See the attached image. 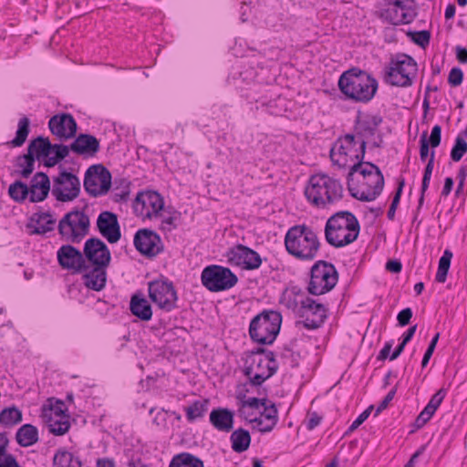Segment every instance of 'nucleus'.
<instances>
[{
  "label": "nucleus",
  "mask_w": 467,
  "mask_h": 467,
  "mask_svg": "<svg viewBox=\"0 0 467 467\" xmlns=\"http://www.w3.org/2000/svg\"><path fill=\"white\" fill-rule=\"evenodd\" d=\"M338 88L349 100L368 103L375 97L379 83L369 73L358 67L344 71L339 77Z\"/></svg>",
  "instance_id": "1"
},
{
  "label": "nucleus",
  "mask_w": 467,
  "mask_h": 467,
  "mask_svg": "<svg viewBox=\"0 0 467 467\" xmlns=\"http://www.w3.org/2000/svg\"><path fill=\"white\" fill-rule=\"evenodd\" d=\"M304 194L314 207L326 208L344 196V189L339 180L325 173H316L309 177Z\"/></svg>",
  "instance_id": "2"
},
{
  "label": "nucleus",
  "mask_w": 467,
  "mask_h": 467,
  "mask_svg": "<svg viewBox=\"0 0 467 467\" xmlns=\"http://www.w3.org/2000/svg\"><path fill=\"white\" fill-rule=\"evenodd\" d=\"M360 231L357 217L348 211H340L331 215L325 226V238L328 244L340 248L355 242Z\"/></svg>",
  "instance_id": "3"
},
{
  "label": "nucleus",
  "mask_w": 467,
  "mask_h": 467,
  "mask_svg": "<svg viewBox=\"0 0 467 467\" xmlns=\"http://www.w3.org/2000/svg\"><path fill=\"white\" fill-rule=\"evenodd\" d=\"M320 245L317 233L306 224L292 226L285 236V246L287 253L301 261L314 260Z\"/></svg>",
  "instance_id": "4"
},
{
  "label": "nucleus",
  "mask_w": 467,
  "mask_h": 467,
  "mask_svg": "<svg viewBox=\"0 0 467 467\" xmlns=\"http://www.w3.org/2000/svg\"><path fill=\"white\" fill-rule=\"evenodd\" d=\"M366 165L376 170L373 176L359 179L356 178L357 171L360 168L359 162H355L350 166L347 174V186L349 194L361 202H372L376 200L382 192L385 181L380 169L372 162H366Z\"/></svg>",
  "instance_id": "5"
},
{
  "label": "nucleus",
  "mask_w": 467,
  "mask_h": 467,
  "mask_svg": "<svg viewBox=\"0 0 467 467\" xmlns=\"http://www.w3.org/2000/svg\"><path fill=\"white\" fill-rule=\"evenodd\" d=\"M367 142L355 134L339 137L330 149V159L339 169L348 168L355 162H361L365 158Z\"/></svg>",
  "instance_id": "6"
},
{
  "label": "nucleus",
  "mask_w": 467,
  "mask_h": 467,
  "mask_svg": "<svg viewBox=\"0 0 467 467\" xmlns=\"http://www.w3.org/2000/svg\"><path fill=\"white\" fill-rule=\"evenodd\" d=\"M282 320L279 311L264 309L250 322L251 339L260 345H272L280 332Z\"/></svg>",
  "instance_id": "7"
},
{
  "label": "nucleus",
  "mask_w": 467,
  "mask_h": 467,
  "mask_svg": "<svg viewBox=\"0 0 467 467\" xmlns=\"http://www.w3.org/2000/svg\"><path fill=\"white\" fill-rule=\"evenodd\" d=\"M417 69V63L412 57L400 54L384 67L383 80L391 86L408 88L413 84Z\"/></svg>",
  "instance_id": "8"
},
{
  "label": "nucleus",
  "mask_w": 467,
  "mask_h": 467,
  "mask_svg": "<svg viewBox=\"0 0 467 467\" xmlns=\"http://www.w3.org/2000/svg\"><path fill=\"white\" fill-rule=\"evenodd\" d=\"M338 277V272L332 263L318 260L310 268L306 290L313 296L325 295L336 286Z\"/></svg>",
  "instance_id": "9"
},
{
  "label": "nucleus",
  "mask_w": 467,
  "mask_h": 467,
  "mask_svg": "<svg viewBox=\"0 0 467 467\" xmlns=\"http://www.w3.org/2000/svg\"><path fill=\"white\" fill-rule=\"evenodd\" d=\"M89 227L88 215L84 211L73 209L59 221L57 230L66 242L78 244L88 235Z\"/></svg>",
  "instance_id": "10"
},
{
  "label": "nucleus",
  "mask_w": 467,
  "mask_h": 467,
  "mask_svg": "<svg viewBox=\"0 0 467 467\" xmlns=\"http://www.w3.org/2000/svg\"><path fill=\"white\" fill-rule=\"evenodd\" d=\"M201 282L208 291L218 293L233 288L238 283V276L229 267L210 265L202 269Z\"/></svg>",
  "instance_id": "11"
},
{
  "label": "nucleus",
  "mask_w": 467,
  "mask_h": 467,
  "mask_svg": "<svg viewBox=\"0 0 467 467\" xmlns=\"http://www.w3.org/2000/svg\"><path fill=\"white\" fill-rule=\"evenodd\" d=\"M112 176L102 164H94L85 172L84 189L92 197L106 195L110 190Z\"/></svg>",
  "instance_id": "12"
},
{
  "label": "nucleus",
  "mask_w": 467,
  "mask_h": 467,
  "mask_svg": "<svg viewBox=\"0 0 467 467\" xmlns=\"http://www.w3.org/2000/svg\"><path fill=\"white\" fill-rule=\"evenodd\" d=\"M149 296L161 309L170 312L177 307V292L168 278L156 279L149 283Z\"/></svg>",
  "instance_id": "13"
},
{
  "label": "nucleus",
  "mask_w": 467,
  "mask_h": 467,
  "mask_svg": "<svg viewBox=\"0 0 467 467\" xmlns=\"http://www.w3.org/2000/svg\"><path fill=\"white\" fill-rule=\"evenodd\" d=\"M51 192L58 202H71L80 193V181L77 175L60 167L59 173L53 178Z\"/></svg>",
  "instance_id": "14"
},
{
  "label": "nucleus",
  "mask_w": 467,
  "mask_h": 467,
  "mask_svg": "<svg viewBox=\"0 0 467 467\" xmlns=\"http://www.w3.org/2000/svg\"><path fill=\"white\" fill-rule=\"evenodd\" d=\"M297 314L303 320L297 321L296 326L302 325L308 330H315L321 327L327 318V308L307 296L301 300Z\"/></svg>",
  "instance_id": "15"
},
{
  "label": "nucleus",
  "mask_w": 467,
  "mask_h": 467,
  "mask_svg": "<svg viewBox=\"0 0 467 467\" xmlns=\"http://www.w3.org/2000/svg\"><path fill=\"white\" fill-rule=\"evenodd\" d=\"M413 0H386V7L379 13V17L393 26L411 23L415 16V10L409 5Z\"/></svg>",
  "instance_id": "16"
},
{
  "label": "nucleus",
  "mask_w": 467,
  "mask_h": 467,
  "mask_svg": "<svg viewBox=\"0 0 467 467\" xmlns=\"http://www.w3.org/2000/svg\"><path fill=\"white\" fill-rule=\"evenodd\" d=\"M224 256L230 265L247 271L258 269L263 262L261 255L255 250L241 244L229 248Z\"/></svg>",
  "instance_id": "17"
},
{
  "label": "nucleus",
  "mask_w": 467,
  "mask_h": 467,
  "mask_svg": "<svg viewBox=\"0 0 467 467\" xmlns=\"http://www.w3.org/2000/svg\"><path fill=\"white\" fill-rule=\"evenodd\" d=\"M277 369V365H270L262 358H257L253 355H248L245 359L243 373L247 377L250 385L259 387L266 379L275 375Z\"/></svg>",
  "instance_id": "18"
},
{
  "label": "nucleus",
  "mask_w": 467,
  "mask_h": 467,
  "mask_svg": "<svg viewBox=\"0 0 467 467\" xmlns=\"http://www.w3.org/2000/svg\"><path fill=\"white\" fill-rule=\"evenodd\" d=\"M163 207V198L156 191L140 192L133 202L134 213L148 219L157 216Z\"/></svg>",
  "instance_id": "19"
},
{
  "label": "nucleus",
  "mask_w": 467,
  "mask_h": 467,
  "mask_svg": "<svg viewBox=\"0 0 467 467\" xmlns=\"http://www.w3.org/2000/svg\"><path fill=\"white\" fill-rule=\"evenodd\" d=\"M83 254L88 265H109L111 262L109 248L99 237H90L85 242Z\"/></svg>",
  "instance_id": "20"
},
{
  "label": "nucleus",
  "mask_w": 467,
  "mask_h": 467,
  "mask_svg": "<svg viewBox=\"0 0 467 467\" xmlns=\"http://www.w3.org/2000/svg\"><path fill=\"white\" fill-rule=\"evenodd\" d=\"M57 258L62 269L73 270L76 273L89 269V265L84 260L83 252L69 244L62 245L57 250Z\"/></svg>",
  "instance_id": "21"
},
{
  "label": "nucleus",
  "mask_w": 467,
  "mask_h": 467,
  "mask_svg": "<svg viewBox=\"0 0 467 467\" xmlns=\"http://www.w3.org/2000/svg\"><path fill=\"white\" fill-rule=\"evenodd\" d=\"M48 128L61 140L73 139L78 131L77 121L70 113L54 115L48 120Z\"/></svg>",
  "instance_id": "22"
},
{
  "label": "nucleus",
  "mask_w": 467,
  "mask_h": 467,
  "mask_svg": "<svg viewBox=\"0 0 467 467\" xmlns=\"http://www.w3.org/2000/svg\"><path fill=\"white\" fill-rule=\"evenodd\" d=\"M96 224L99 233L109 244H116L120 240V225L117 214L113 212H101L97 218Z\"/></svg>",
  "instance_id": "23"
},
{
  "label": "nucleus",
  "mask_w": 467,
  "mask_h": 467,
  "mask_svg": "<svg viewBox=\"0 0 467 467\" xmlns=\"http://www.w3.org/2000/svg\"><path fill=\"white\" fill-rule=\"evenodd\" d=\"M161 240L158 234L150 229H140L134 235V246L143 255L152 257L160 253L157 242Z\"/></svg>",
  "instance_id": "24"
},
{
  "label": "nucleus",
  "mask_w": 467,
  "mask_h": 467,
  "mask_svg": "<svg viewBox=\"0 0 467 467\" xmlns=\"http://www.w3.org/2000/svg\"><path fill=\"white\" fill-rule=\"evenodd\" d=\"M74 138L71 143L72 152L84 159L95 157L100 150L99 140L91 134L80 133Z\"/></svg>",
  "instance_id": "25"
},
{
  "label": "nucleus",
  "mask_w": 467,
  "mask_h": 467,
  "mask_svg": "<svg viewBox=\"0 0 467 467\" xmlns=\"http://www.w3.org/2000/svg\"><path fill=\"white\" fill-rule=\"evenodd\" d=\"M28 189L30 202L36 203L45 201L52 190L48 175L43 171L36 172L28 184Z\"/></svg>",
  "instance_id": "26"
},
{
  "label": "nucleus",
  "mask_w": 467,
  "mask_h": 467,
  "mask_svg": "<svg viewBox=\"0 0 467 467\" xmlns=\"http://www.w3.org/2000/svg\"><path fill=\"white\" fill-rule=\"evenodd\" d=\"M382 121L383 119L379 114L361 115V113L358 112L354 126L356 135L364 140L368 138V136H374Z\"/></svg>",
  "instance_id": "27"
},
{
  "label": "nucleus",
  "mask_w": 467,
  "mask_h": 467,
  "mask_svg": "<svg viewBox=\"0 0 467 467\" xmlns=\"http://www.w3.org/2000/svg\"><path fill=\"white\" fill-rule=\"evenodd\" d=\"M209 421L216 431L230 432L234 429V412L228 408H214L210 412Z\"/></svg>",
  "instance_id": "28"
},
{
  "label": "nucleus",
  "mask_w": 467,
  "mask_h": 467,
  "mask_svg": "<svg viewBox=\"0 0 467 467\" xmlns=\"http://www.w3.org/2000/svg\"><path fill=\"white\" fill-rule=\"evenodd\" d=\"M441 141V127L435 125L432 127L430 136L425 130L420 137V157L421 161H426L431 156V150L439 147Z\"/></svg>",
  "instance_id": "29"
},
{
  "label": "nucleus",
  "mask_w": 467,
  "mask_h": 467,
  "mask_svg": "<svg viewBox=\"0 0 467 467\" xmlns=\"http://www.w3.org/2000/svg\"><path fill=\"white\" fill-rule=\"evenodd\" d=\"M109 265H89L83 275L84 285L94 291H101L107 283V269Z\"/></svg>",
  "instance_id": "30"
},
{
  "label": "nucleus",
  "mask_w": 467,
  "mask_h": 467,
  "mask_svg": "<svg viewBox=\"0 0 467 467\" xmlns=\"http://www.w3.org/2000/svg\"><path fill=\"white\" fill-rule=\"evenodd\" d=\"M130 310L141 321H150L152 317V308L141 292L133 294L130 297Z\"/></svg>",
  "instance_id": "31"
},
{
  "label": "nucleus",
  "mask_w": 467,
  "mask_h": 467,
  "mask_svg": "<svg viewBox=\"0 0 467 467\" xmlns=\"http://www.w3.org/2000/svg\"><path fill=\"white\" fill-rule=\"evenodd\" d=\"M26 152L32 156L35 161H41L48 157L52 152V143L48 138L38 136L30 140L26 148Z\"/></svg>",
  "instance_id": "32"
},
{
  "label": "nucleus",
  "mask_w": 467,
  "mask_h": 467,
  "mask_svg": "<svg viewBox=\"0 0 467 467\" xmlns=\"http://www.w3.org/2000/svg\"><path fill=\"white\" fill-rule=\"evenodd\" d=\"M36 161L27 152L17 155L13 160L14 171L12 176L28 179L35 170Z\"/></svg>",
  "instance_id": "33"
},
{
  "label": "nucleus",
  "mask_w": 467,
  "mask_h": 467,
  "mask_svg": "<svg viewBox=\"0 0 467 467\" xmlns=\"http://www.w3.org/2000/svg\"><path fill=\"white\" fill-rule=\"evenodd\" d=\"M39 440L38 430L36 426L26 423L22 425L16 433V441L21 447H30Z\"/></svg>",
  "instance_id": "34"
},
{
  "label": "nucleus",
  "mask_w": 467,
  "mask_h": 467,
  "mask_svg": "<svg viewBox=\"0 0 467 467\" xmlns=\"http://www.w3.org/2000/svg\"><path fill=\"white\" fill-rule=\"evenodd\" d=\"M31 222L36 223L38 226L35 227L30 232L31 234H45L47 232L54 230L56 220L52 218L49 212L47 213H35L30 218Z\"/></svg>",
  "instance_id": "35"
},
{
  "label": "nucleus",
  "mask_w": 467,
  "mask_h": 467,
  "mask_svg": "<svg viewBox=\"0 0 467 467\" xmlns=\"http://www.w3.org/2000/svg\"><path fill=\"white\" fill-rule=\"evenodd\" d=\"M30 119L26 116L22 117L17 123V130L13 140L6 141L5 145L9 148H19L25 144L30 133Z\"/></svg>",
  "instance_id": "36"
},
{
  "label": "nucleus",
  "mask_w": 467,
  "mask_h": 467,
  "mask_svg": "<svg viewBox=\"0 0 467 467\" xmlns=\"http://www.w3.org/2000/svg\"><path fill=\"white\" fill-rule=\"evenodd\" d=\"M43 422L48 429V431L55 436H62L66 434L71 426L69 416H64L63 419L47 416L41 418Z\"/></svg>",
  "instance_id": "37"
},
{
  "label": "nucleus",
  "mask_w": 467,
  "mask_h": 467,
  "mask_svg": "<svg viewBox=\"0 0 467 467\" xmlns=\"http://www.w3.org/2000/svg\"><path fill=\"white\" fill-rule=\"evenodd\" d=\"M210 401L208 399L196 400L189 406L183 408L186 413V419L189 422H194L202 419L208 411Z\"/></svg>",
  "instance_id": "38"
},
{
  "label": "nucleus",
  "mask_w": 467,
  "mask_h": 467,
  "mask_svg": "<svg viewBox=\"0 0 467 467\" xmlns=\"http://www.w3.org/2000/svg\"><path fill=\"white\" fill-rule=\"evenodd\" d=\"M232 449L237 453L247 451L251 444V435L247 430L239 428L234 431L230 437Z\"/></svg>",
  "instance_id": "39"
},
{
  "label": "nucleus",
  "mask_w": 467,
  "mask_h": 467,
  "mask_svg": "<svg viewBox=\"0 0 467 467\" xmlns=\"http://www.w3.org/2000/svg\"><path fill=\"white\" fill-rule=\"evenodd\" d=\"M131 182L129 179L119 177L113 182V191L111 199L115 202H127L130 193Z\"/></svg>",
  "instance_id": "40"
},
{
  "label": "nucleus",
  "mask_w": 467,
  "mask_h": 467,
  "mask_svg": "<svg viewBox=\"0 0 467 467\" xmlns=\"http://www.w3.org/2000/svg\"><path fill=\"white\" fill-rule=\"evenodd\" d=\"M22 420V410L15 405L5 408L0 411V425L4 428H12Z\"/></svg>",
  "instance_id": "41"
},
{
  "label": "nucleus",
  "mask_w": 467,
  "mask_h": 467,
  "mask_svg": "<svg viewBox=\"0 0 467 467\" xmlns=\"http://www.w3.org/2000/svg\"><path fill=\"white\" fill-rule=\"evenodd\" d=\"M54 467H82L81 461L65 448H59L53 457Z\"/></svg>",
  "instance_id": "42"
},
{
  "label": "nucleus",
  "mask_w": 467,
  "mask_h": 467,
  "mask_svg": "<svg viewBox=\"0 0 467 467\" xmlns=\"http://www.w3.org/2000/svg\"><path fill=\"white\" fill-rule=\"evenodd\" d=\"M169 467H204V463L190 452H182L172 457Z\"/></svg>",
  "instance_id": "43"
},
{
  "label": "nucleus",
  "mask_w": 467,
  "mask_h": 467,
  "mask_svg": "<svg viewBox=\"0 0 467 467\" xmlns=\"http://www.w3.org/2000/svg\"><path fill=\"white\" fill-rule=\"evenodd\" d=\"M9 197L17 203H23L30 196L28 184L21 180H16L8 187Z\"/></svg>",
  "instance_id": "44"
},
{
  "label": "nucleus",
  "mask_w": 467,
  "mask_h": 467,
  "mask_svg": "<svg viewBox=\"0 0 467 467\" xmlns=\"http://www.w3.org/2000/svg\"><path fill=\"white\" fill-rule=\"evenodd\" d=\"M264 411L261 412V417L268 420V423L265 424V427L260 429V432L265 433L270 432L278 422V410L275 403L268 402L265 405H263Z\"/></svg>",
  "instance_id": "45"
},
{
  "label": "nucleus",
  "mask_w": 467,
  "mask_h": 467,
  "mask_svg": "<svg viewBox=\"0 0 467 467\" xmlns=\"http://www.w3.org/2000/svg\"><path fill=\"white\" fill-rule=\"evenodd\" d=\"M452 256L453 254L450 249H446L443 252L442 256L439 260L438 270L435 276L436 282L444 283L446 281Z\"/></svg>",
  "instance_id": "46"
},
{
  "label": "nucleus",
  "mask_w": 467,
  "mask_h": 467,
  "mask_svg": "<svg viewBox=\"0 0 467 467\" xmlns=\"http://www.w3.org/2000/svg\"><path fill=\"white\" fill-rule=\"evenodd\" d=\"M67 410L65 402L59 400H57L55 404L50 403L48 406L44 405L42 407V411L40 417L52 416L54 418L63 419L64 416H69L66 413Z\"/></svg>",
  "instance_id": "47"
},
{
  "label": "nucleus",
  "mask_w": 467,
  "mask_h": 467,
  "mask_svg": "<svg viewBox=\"0 0 467 467\" xmlns=\"http://www.w3.org/2000/svg\"><path fill=\"white\" fill-rule=\"evenodd\" d=\"M407 36L414 44L421 48L428 47L431 41V33L428 30L408 31Z\"/></svg>",
  "instance_id": "48"
},
{
  "label": "nucleus",
  "mask_w": 467,
  "mask_h": 467,
  "mask_svg": "<svg viewBox=\"0 0 467 467\" xmlns=\"http://www.w3.org/2000/svg\"><path fill=\"white\" fill-rule=\"evenodd\" d=\"M467 152V142L466 140L461 136H457L455 139L454 145L451 151V159L458 162L462 160L463 155Z\"/></svg>",
  "instance_id": "49"
},
{
  "label": "nucleus",
  "mask_w": 467,
  "mask_h": 467,
  "mask_svg": "<svg viewBox=\"0 0 467 467\" xmlns=\"http://www.w3.org/2000/svg\"><path fill=\"white\" fill-rule=\"evenodd\" d=\"M266 402H269L267 399H259V398H248L245 399L243 402H241L239 405V415L240 416H245L244 408L249 407L252 409H258L260 406L263 407V405H265Z\"/></svg>",
  "instance_id": "50"
},
{
  "label": "nucleus",
  "mask_w": 467,
  "mask_h": 467,
  "mask_svg": "<svg viewBox=\"0 0 467 467\" xmlns=\"http://www.w3.org/2000/svg\"><path fill=\"white\" fill-rule=\"evenodd\" d=\"M373 410H374V406L370 405L362 413H360L358 415V417L348 427L345 435H349L354 431H356L369 417V415Z\"/></svg>",
  "instance_id": "51"
},
{
  "label": "nucleus",
  "mask_w": 467,
  "mask_h": 467,
  "mask_svg": "<svg viewBox=\"0 0 467 467\" xmlns=\"http://www.w3.org/2000/svg\"><path fill=\"white\" fill-rule=\"evenodd\" d=\"M431 174H432V170L428 171V170L424 169L422 182H421V189H420V196L419 198V204H418V208H417L418 210H420L421 208V206L423 205L425 192L430 186Z\"/></svg>",
  "instance_id": "52"
},
{
  "label": "nucleus",
  "mask_w": 467,
  "mask_h": 467,
  "mask_svg": "<svg viewBox=\"0 0 467 467\" xmlns=\"http://www.w3.org/2000/svg\"><path fill=\"white\" fill-rule=\"evenodd\" d=\"M431 174H432V170L428 171V170L424 169L422 182H421V189H420V196L419 198V204H418V208H417L418 210H420L421 208V206L423 205L425 192L430 186Z\"/></svg>",
  "instance_id": "53"
},
{
  "label": "nucleus",
  "mask_w": 467,
  "mask_h": 467,
  "mask_svg": "<svg viewBox=\"0 0 467 467\" xmlns=\"http://www.w3.org/2000/svg\"><path fill=\"white\" fill-rule=\"evenodd\" d=\"M439 338H440V333L438 332L431 338V342H430V344H429V346H428V348H427V349H426V351L424 353L423 358L421 360V367L422 368H425L428 365V363H429V361H430V359H431V356L433 355V352H434V350L436 348V346H437V343L439 341Z\"/></svg>",
  "instance_id": "54"
},
{
  "label": "nucleus",
  "mask_w": 467,
  "mask_h": 467,
  "mask_svg": "<svg viewBox=\"0 0 467 467\" xmlns=\"http://www.w3.org/2000/svg\"><path fill=\"white\" fill-rule=\"evenodd\" d=\"M462 81H463L462 70L458 67H452L449 73L448 83L451 87H458L462 83Z\"/></svg>",
  "instance_id": "55"
},
{
  "label": "nucleus",
  "mask_w": 467,
  "mask_h": 467,
  "mask_svg": "<svg viewBox=\"0 0 467 467\" xmlns=\"http://www.w3.org/2000/svg\"><path fill=\"white\" fill-rule=\"evenodd\" d=\"M70 151H72L71 144H52V152L55 153L54 156L59 161V162L67 158Z\"/></svg>",
  "instance_id": "56"
},
{
  "label": "nucleus",
  "mask_w": 467,
  "mask_h": 467,
  "mask_svg": "<svg viewBox=\"0 0 467 467\" xmlns=\"http://www.w3.org/2000/svg\"><path fill=\"white\" fill-rule=\"evenodd\" d=\"M258 88H261L262 87H259L258 85H254V88L250 90V92H248L245 95L246 99H250L252 101H254L255 103H260L261 106L271 107L272 100L267 99L266 96H262V97L257 98L253 94V92L256 91L258 89Z\"/></svg>",
  "instance_id": "57"
},
{
  "label": "nucleus",
  "mask_w": 467,
  "mask_h": 467,
  "mask_svg": "<svg viewBox=\"0 0 467 467\" xmlns=\"http://www.w3.org/2000/svg\"><path fill=\"white\" fill-rule=\"evenodd\" d=\"M397 389H398V384L396 386H394L389 391V393L384 397V399L382 400V401L379 403V405L378 406V408L376 409V411H375V416H378L382 410H384L385 409H387V407L389 406V402L394 399L395 397V394L397 392Z\"/></svg>",
  "instance_id": "58"
},
{
  "label": "nucleus",
  "mask_w": 467,
  "mask_h": 467,
  "mask_svg": "<svg viewBox=\"0 0 467 467\" xmlns=\"http://www.w3.org/2000/svg\"><path fill=\"white\" fill-rule=\"evenodd\" d=\"M413 316L412 309L406 307L402 309L397 316L398 324L400 327H405L410 324V319Z\"/></svg>",
  "instance_id": "59"
},
{
  "label": "nucleus",
  "mask_w": 467,
  "mask_h": 467,
  "mask_svg": "<svg viewBox=\"0 0 467 467\" xmlns=\"http://www.w3.org/2000/svg\"><path fill=\"white\" fill-rule=\"evenodd\" d=\"M0 467H21V466L13 454L5 452L4 455H0Z\"/></svg>",
  "instance_id": "60"
},
{
  "label": "nucleus",
  "mask_w": 467,
  "mask_h": 467,
  "mask_svg": "<svg viewBox=\"0 0 467 467\" xmlns=\"http://www.w3.org/2000/svg\"><path fill=\"white\" fill-rule=\"evenodd\" d=\"M322 416H320L317 411H312L307 413V421H306V429L308 431L314 430L317 427L322 421Z\"/></svg>",
  "instance_id": "61"
},
{
  "label": "nucleus",
  "mask_w": 467,
  "mask_h": 467,
  "mask_svg": "<svg viewBox=\"0 0 467 467\" xmlns=\"http://www.w3.org/2000/svg\"><path fill=\"white\" fill-rule=\"evenodd\" d=\"M366 162L367 161H364V160L361 161L360 168H358L357 171L356 178H359V179H363L366 177L368 178L369 176L370 177L373 176L374 173H376V170L371 169V167L367 166Z\"/></svg>",
  "instance_id": "62"
},
{
  "label": "nucleus",
  "mask_w": 467,
  "mask_h": 467,
  "mask_svg": "<svg viewBox=\"0 0 467 467\" xmlns=\"http://www.w3.org/2000/svg\"><path fill=\"white\" fill-rule=\"evenodd\" d=\"M446 396V390L444 389H440L434 395L431 396L429 404L432 405L434 409H438L441 404L442 400Z\"/></svg>",
  "instance_id": "63"
},
{
  "label": "nucleus",
  "mask_w": 467,
  "mask_h": 467,
  "mask_svg": "<svg viewBox=\"0 0 467 467\" xmlns=\"http://www.w3.org/2000/svg\"><path fill=\"white\" fill-rule=\"evenodd\" d=\"M249 382L241 383L236 386L235 390V398L239 401V404L243 402L246 398L247 393L249 392V389L247 388V385Z\"/></svg>",
  "instance_id": "64"
}]
</instances>
